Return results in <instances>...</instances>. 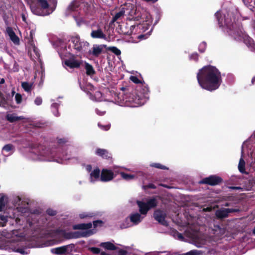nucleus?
Returning <instances> with one entry per match:
<instances>
[{"instance_id":"f257e3e1","label":"nucleus","mask_w":255,"mask_h":255,"mask_svg":"<svg viewBox=\"0 0 255 255\" xmlns=\"http://www.w3.org/2000/svg\"><path fill=\"white\" fill-rule=\"evenodd\" d=\"M197 79L202 88L211 92L218 89L222 82L220 71L210 65L205 66L199 70Z\"/></svg>"},{"instance_id":"f03ea898","label":"nucleus","mask_w":255,"mask_h":255,"mask_svg":"<svg viewBox=\"0 0 255 255\" xmlns=\"http://www.w3.org/2000/svg\"><path fill=\"white\" fill-rule=\"evenodd\" d=\"M121 89L126 92L124 100L131 107H138L143 105L149 92L147 85H137L134 89L128 87H122Z\"/></svg>"},{"instance_id":"7ed1b4c3","label":"nucleus","mask_w":255,"mask_h":255,"mask_svg":"<svg viewBox=\"0 0 255 255\" xmlns=\"http://www.w3.org/2000/svg\"><path fill=\"white\" fill-rule=\"evenodd\" d=\"M70 41L73 43V48L76 53H83L87 51L90 45L89 42L81 39L79 35L71 36Z\"/></svg>"},{"instance_id":"20e7f679","label":"nucleus","mask_w":255,"mask_h":255,"mask_svg":"<svg viewBox=\"0 0 255 255\" xmlns=\"http://www.w3.org/2000/svg\"><path fill=\"white\" fill-rule=\"evenodd\" d=\"M126 14L128 15L127 19L129 20L142 21L144 18L139 10H137L136 7L131 3H128L125 5Z\"/></svg>"},{"instance_id":"39448f33","label":"nucleus","mask_w":255,"mask_h":255,"mask_svg":"<svg viewBox=\"0 0 255 255\" xmlns=\"http://www.w3.org/2000/svg\"><path fill=\"white\" fill-rule=\"evenodd\" d=\"M78 82L81 89L87 93L91 100L95 101H100L102 100V93L99 90H96V88L93 85L88 83L86 85L85 87H84L82 86L79 80Z\"/></svg>"},{"instance_id":"423d86ee","label":"nucleus","mask_w":255,"mask_h":255,"mask_svg":"<svg viewBox=\"0 0 255 255\" xmlns=\"http://www.w3.org/2000/svg\"><path fill=\"white\" fill-rule=\"evenodd\" d=\"M62 237L66 240L72 239H78L83 237H88L93 235V232L92 230L85 231H76L67 232L65 231H62Z\"/></svg>"},{"instance_id":"0eeeda50","label":"nucleus","mask_w":255,"mask_h":255,"mask_svg":"<svg viewBox=\"0 0 255 255\" xmlns=\"http://www.w3.org/2000/svg\"><path fill=\"white\" fill-rule=\"evenodd\" d=\"M240 209L238 208H221L217 210L215 212V215L218 219H223L227 218L229 214L231 213L239 212Z\"/></svg>"},{"instance_id":"6e6552de","label":"nucleus","mask_w":255,"mask_h":255,"mask_svg":"<svg viewBox=\"0 0 255 255\" xmlns=\"http://www.w3.org/2000/svg\"><path fill=\"white\" fill-rule=\"evenodd\" d=\"M223 182V179L220 176L217 175H211L201 180L199 183L205 184L211 186H215L220 184Z\"/></svg>"},{"instance_id":"1a4fd4ad","label":"nucleus","mask_w":255,"mask_h":255,"mask_svg":"<svg viewBox=\"0 0 255 255\" xmlns=\"http://www.w3.org/2000/svg\"><path fill=\"white\" fill-rule=\"evenodd\" d=\"M82 63V60H78L76 59L75 55L71 54L69 58L64 61V64L71 69L79 68Z\"/></svg>"},{"instance_id":"9d476101","label":"nucleus","mask_w":255,"mask_h":255,"mask_svg":"<svg viewBox=\"0 0 255 255\" xmlns=\"http://www.w3.org/2000/svg\"><path fill=\"white\" fill-rule=\"evenodd\" d=\"M50 2L54 7V9L56 7L57 0H36L37 4L42 9H46L49 8Z\"/></svg>"},{"instance_id":"9b49d317","label":"nucleus","mask_w":255,"mask_h":255,"mask_svg":"<svg viewBox=\"0 0 255 255\" xmlns=\"http://www.w3.org/2000/svg\"><path fill=\"white\" fill-rule=\"evenodd\" d=\"M153 217L155 220L158 221L160 224L167 226V222L165 220V215L161 210H158L154 212Z\"/></svg>"},{"instance_id":"f8f14e48","label":"nucleus","mask_w":255,"mask_h":255,"mask_svg":"<svg viewBox=\"0 0 255 255\" xmlns=\"http://www.w3.org/2000/svg\"><path fill=\"white\" fill-rule=\"evenodd\" d=\"M135 27V25H129L127 23H123L120 25V29L121 33L127 35H131Z\"/></svg>"},{"instance_id":"ddd939ff","label":"nucleus","mask_w":255,"mask_h":255,"mask_svg":"<svg viewBox=\"0 0 255 255\" xmlns=\"http://www.w3.org/2000/svg\"><path fill=\"white\" fill-rule=\"evenodd\" d=\"M114 178V173L110 170L104 169L102 170L100 180L103 182H107Z\"/></svg>"},{"instance_id":"4468645a","label":"nucleus","mask_w":255,"mask_h":255,"mask_svg":"<svg viewBox=\"0 0 255 255\" xmlns=\"http://www.w3.org/2000/svg\"><path fill=\"white\" fill-rule=\"evenodd\" d=\"M95 154L107 160H111L112 158V154L105 149L98 148L95 151Z\"/></svg>"},{"instance_id":"2eb2a0df","label":"nucleus","mask_w":255,"mask_h":255,"mask_svg":"<svg viewBox=\"0 0 255 255\" xmlns=\"http://www.w3.org/2000/svg\"><path fill=\"white\" fill-rule=\"evenodd\" d=\"M6 32L8 34L10 39L11 41L16 45H18L20 43L19 38L16 35L14 31L13 30L12 28L10 27H7L6 28Z\"/></svg>"},{"instance_id":"dca6fc26","label":"nucleus","mask_w":255,"mask_h":255,"mask_svg":"<svg viewBox=\"0 0 255 255\" xmlns=\"http://www.w3.org/2000/svg\"><path fill=\"white\" fill-rule=\"evenodd\" d=\"M103 45H94L92 50L89 51V53L95 57H98L102 53L103 47Z\"/></svg>"},{"instance_id":"f3484780","label":"nucleus","mask_w":255,"mask_h":255,"mask_svg":"<svg viewBox=\"0 0 255 255\" xmlns=\"http://www.w3.org/2000/svg\"><path fill=\"white\" fill-rule=\"evenodd\" d=\"M91 36L93 38L106 39V35L103 33L101 28L97 30H93L91 33Z\"/></svg>"},{"instance_id":"a211bd4d","label":"nucleus","mask_w":255,"mask_h":255,"mask_svg":"<svg viewBox=\"0 0 255 255\" xmlns=\"http://www.w3.org/2000/svg\"><path fill=\"white\" fill-rule=\"evenodd\" d=\"M142 219L140 214L138 213L131 214L129 216L130 222L134 225H138L141 222Z\"/></svg>"},{"instance_id":"6ab92c4d","label":"nucleus","mask_w":255,"mask_h":255,"mask_svg":"<svg viewBox=\"0 0 255 255\" xmlns=\"http://www.w3.org/2000/svg\"><path fill=\"white\" fill-rule=\"evenodd\" d=\"M92 224L91 223H82L74 225L73 226L74 230H88L92 228Z\"/></svg>"},{"instance_id":"aec40b11","label":"nucleus","mask_w":255,"mask_h":255,"mask_svg":"<svg viewBox=\"0 0 255 255\" xmlns=\"http://www.w3.org/2000/svg\"><path fill=\"white\" fill-rule=\"evenodd\" d=\"M245 43L249 47H250L251 50L255 51V43L254 40L249 36H245L244 38Z\"/></svg>"},{"instance_id":"412c9836","label":"nucleus","mask_w":255,"mask_h":255,"mask_svg":"<svg viewBox=\"0 0 255 255\" xmlns=\"http://www.w3.org/2000/svg\"><path fill=\"white\" fill-rule=\"evenodd\" d=\"M24 118L23 116H16L15 114H7L6 116V119L10 123H14L20 120H23Z\"/></svg>"},{"instance_id":"4be33fe9","label":"nucleus","mask_w":255,"mask_h":255,"mask_svg":"<svg viewBox=\"0 0 255 255\" xmlns=\"http://www.w3.org/2000/svg\"><path fill=\"white\" fill-rule=\"evenodd\" d=\"M137 205L139 208V212L140 214L142 215H146L149 210L147 204L143 202L138 201Z\"/></svg>"},{"instance_id":"5701e85b","label":"nucleus","mask_w":255,"mask_h":255,"mask_svg":"<svg viewBox=\"0 0 255 255\" xmlns=\"http://www.w3.org/2000/svg\"><path fill=\"white\" fill-rule=\"evenodd\" d=\"M85 69L86 70V73L88 76H92L96 73L93 66L87 62H85Z\"/></svg>"},{"instance_id":"b1692460","label":"nucleus","mask_w":255,"mask_h":255,"mask_svg":"<svg viewBox=\"0 0 255 255\" xmlns=\"http://www.w3.org/2000/svg\"><path fill=\"white\" fill-rule=\"evenodd\" d=\"M100 246L107 250L115 251L118 249V247L110 242L102 243Z\"/></svg>"},{"instance_id":"393cba45","label":"nucleus","mask_w":255,"mask_h":255,"mask_svg":"<svg viewBox=\"0 0 255 255\" xmlns=\"http://www.w3.org/2000/svg\"><path fill=\"white\" fill-rule=\"evenodd\" d=\"M67 251V247L62 246L60 247L52 249L51 252L56 255H61L65 254Z\"/></svg>"},{"instance_id":"a878e982","label":"nucleus","mask_w":255,"mask_h":255,"mask_svg":"<svg viewBox=\"0 0 255 255\" xmlns=\"http://www.w3.org/2000/svg\"><path fill=\"white\" fill-rule=\"evenodd\" d=\"M125 14H126L125 7H123L121 8L120 11L117 12L113 17L111 22L114 23V22L116 21L119 18H120L121 16H123Z\"/></svg>"},{"instance_id":"bb28decb","label":"nucleus","mask_w":255,"mask_h":255,"mask_svg":"<svg viewBox=\"0 0 255 255\" xmlns=\"http://www.w3.org/2000/svg\"><path fill=\"white\" fill-rule=\"evenodd\" d=\"M245 165V161L241 158L238 165L239 170L242 173L248 174V173L246 171Z\"/></svg>"},{"instance_id":"cd10ccee","label":"nucleus","mask_w":255,"mask_h":255,"mask_svg":"<svg viewBox=\"0 0 255 255\" xmlns=\"http://www.w3.org/2000/svg\"><path fill=\"white\" fill-rule=\"evenodd\" d=\"M80 5V2L78 0L73 1L68 6V9L71 11H77Z\"/></svg>"},{"instance_id":"c85d7f7f","label":"nucleus","mask_w":255,"mask_h":255,"mask_svg":"<svg viewBox=\"0 0 255 255\" xmlns=\"http://www.w3.org/2000/svg\"><path fill=\"white\" fill-rule=\"evenodd\" d=\"M32 85V83H29L27 82H23L21 83L22 88L27 93L31 92Z\"/></svg>"},{"instance_id":"c756f323","label":"nucleus","mask_w":255,"mask_h":255,"mask_svg":"<svg viewBox=\"0 0 255 255\" xmlns=\"http://www.w3.org/2000/svg\"><path fill=\"white\" fill-rule=\"evenodd\" d=\"M100 170L99 168L95 169L90 174L91 181H93V178L97 179L100 177Z\"/></svg>"},{"instance_id":"7c9ffc66","label":"nucleus","mask_w":255,"mask_h":255,"mask_svg":"<svg viewBox=\"0 0 255 255\" xmlns=\"http://www.w3.org/2000/svg\"><path fill=\"white\" fill-rule=\"evenodd\" d=\"M148 208L149 209L155 208L157 206V201L155 198H151L148 200L146 203Z\"/></svg>"},{"instance_id":"2f4dec72","label":"nucleus","mask_w":255,"mask_h":255,"mask_svg":"<svg viewBox=\"0 0 255 255\" xmlns=\"http://www.w3.org/2000/svg\"><path fill=\"white\" fill-rule=\"evenodd\" d=\"M121 177L125 180H130L132 179H133L135 177V176L134 175L128 174L126 173H125L124 172H121L120 173Z\"/></svg>"},{"instance_id":"473e14b6","label":"nucleus","mask_w":255,"mask_h":255,"mask_svg":"<svg viewBox=\"0 0 255 255\" xmlns=\"http://www.w3.org/2000/svg\"><path fill=\"white\" fill-rule=\"evenodd\" d=\"M7 104L6 99L4 97L3 94L0 91V107H4Z\"/></svg>"},{"instance_id":"72a5a7b5","label":"nucleus","mask_w":255,"mask_h":255,"mask_svg":"<svg viewBox=\"0 0 255 255\" xmlns=\"http://www.w3.org/2000/svg\"><path fill=\"white\" fill-rule=\"evenodd\" d=\"M109 50L111 51L112 52L114 53L117 56L120 55L121 54V50L118 49L117 47L113 46V47H110L109 48Z\"/></svg>"},{"instance_id":"f704fd0d","label":"nucleus","mask_w":255,"mask_h":255,"mask_svg":"<svg viewBox=\"0 0 255 255\" xmlns=\"http://www.w3.org/2000/svg\"><path fill=\"white\" fill-rule=\"evenodd\" d=\"M0 227H4L6 225L7 222V216L4 215H0Z\"/></svg>"},{"instance_id":"c9c22d12","label":"nucleus","mask_w":255,"mask_h":255,"mask_svg":"<svg viewBox=\"0 0 255 255\" xmlns=\"http://www.w3.org/2000/svg\"><path fill=\"white\" fill-rule=\"evenodd\" d=\"M130 80L132 82H133L134 83H135V84H140L139 85H146L144 83L143 84L141 81L136 77V76H131L130 77Z\"/></svg>"},{"instance_id":"e433bc0d","label":"nucleus","mask_w":255,"mask_h":255,"mask_svg":"<svg viewBox=\"0 0 255 255\" xmlns=\"http://www.w3.org/2000/svg\"><path fill=\"white\" fill-rule=\"evenodd\" d=\"M150 26V25L147 23L139 24L137 25V27H139V29H142L143 31H145L147 29H148L149 27Z\"/></svg>"},{"instance_id":"4c0bfd02","label":"nucleus","mask_w":255,"mask_h":255,"mask_svg":"<svg viewBox=\"0 0 255 255\" xmlns=\"http://www.w3.org/2000/svg\"><path fill=\"white\" fill-rule=\"evenodd\" d=\"M201 254V251L196 250H193L185 253L184 255H200Z\"/></svg>"},{"instance_id":"58836bf2","label":"nucleus","mask_w":255,"mask_h":255,"mask_svg":"<svg viewBox=\"0 0 255 255\" xmlns=\"http://www.w3.org/2000/svg\"><path fill=\"white\" fill-rule=\"evenodd\" d=\"M14 148V146L11 144H7L2 147V150L9 152Z\"/></svg>"},{"instance_id":"ea45409f","label":"nucleus","mask_w":255,"mask_h":255,"mask_svg":"<svg viewBox=\"0 0 255 255\" xmlns=\"http://www.w3.org/2000/svg\"><path fill=\"white\" fill-rule=\"evenodd\" d=\"M152 167L158 168V169H168L165 166L163 165L160 163H153L151 165Z\"/></svg>"},{"instance_id":"a19ab883","label":"nucleus","mask_w":255,"mask_h":255,"mask_svg":"<svg viewBox=\"0 0 255 255\" xmlns=\"http://www.w3.org/2000/svg\"><path fill=\"white\" fill-rule=\"evenodd\" d=\"M94 216V215L93 213H83L82 214H80L79 215V217L81 219H84L87 218H91Z\"/></svg>"},{"instance_id":"79ce46f5","label":"nucleus","mask_w":255,"mask_h":255,"mask_svg":"<svg viewBox=\"0 0 255 255\" xmlns=\"http://www.w3.org/2000/svg\"><path fill=\"white\" fill-rule=\"evenodd\" d=\"M5 206L4 202V197L1 196L0 198V211H2Z\"/></svg>"},{"instance_id":"37998d69","label":"nucleus","mask_w":255,"mask_h":255,"mask_svg":"<svg viewBox=\"0 0 255 255\" xmlns=\"http://www.w3.org/2000/svg\"><path fill=\"white\" fill-rule=\"evenodd\" d=\"M93 226L95 228H97L98 226H102L104 224V222L100 220H98L96 221H94L93 222Z\"/></svg>"},{"instance_id":"c03bdc74","label":"nucleus","mask_w":255,"mask_h":255,"mask_svg":"<svg viewBox=\"0 0 255 255\" xmlns=\"http://www.w3.org/2000/svg\"><path fill=\"white\" fill-rule=\"evenodd\" d=\"M95 111L96 113L99 116H103L106 113V109L102 108L101 109H99V108H97L95 109Z\"/></svg>"},{"instance_id":"a18cd8bd","label":"nucleus","mask_w":255,"mask_h":255,"mask_svg":"<svg viewBox=\"0 0 255 255\" xmlns=\"http://www.w3.org/2000/svg\"><path fill=\"white\" fill-rule=\"evenodd\" d=\"M89 250L94 254H100L101 250L100 248L96 247H92L89 249Z\"/></svg>"},{"instance_id":"49530a36","label":"nucleus","mask_w":255,"mask_h":255,"mask_svg":"<svg viewBox=\"0 0 255 255\" xmlns=\"http://www.w3.org/2000/svg\"><path fill=\"white\" fill-rule=\"evenodd\" d=\"M15 100L16 103L18 104H20L22 102V96L19 93H16L15 96Z\"/></svg>"},{"instance_id":"de8ad7c7","label":"nucleus","mask_w":255,"mask_h":255,"mask_svg":"<svg viewBox=\"0 0 255 255\" xmlns=\"http://www.w3.org/2000/svg\"><path fill=\"white\" fill-rule=\"evenodd\" d=\"M206 43L205 42H203L199 45V50L200 52L203 53L205 50Z\"/></svg>"},{"instance_id":"09e8293b","label":"nucleus","mask_w":255,"mask_h":255,"mask_svg":"<svg viewBox=\"0 0 255 255\" xmlns=\"http://www.w3.org/2000/svg\"><path fill=\"white\" fill-rule=\"evenodd\" d=\"M143 188L145 190L147 189H156V186L152 183H149L147 185H143Z\"/></svg>"},{"instance_id":"8fccbe9b","label":"nucleus","mask_w":255,"mask_h":255,"mask_svg":"<svg viewBox=\"0 0 255 255\" xmlns=\"http://www.w3.org/2000/svg\"><path fill=\"white\" fill-rule=\"evenodd\" d=\"M46 213L51 216H53L56 215L57 212L51 209H48L46 210Z\"/></svg>"},{"instance_id":"3c124183","label":"nucleus","mask_w":255,"mask_h":255,"mask_svg":"<svg viewBox=\"0 0 255 255\" xmlns=\"http://www.w3.org/2000/svg\"><path fill=\"white\" fill-rule=\"evenodd\" d=\"M42 103V99L41 97H37L35 98V99L34 100V103L35 105H36L37 106H39V105H41Z\"/></svg>"},{"instance_id":"603ef678","label":"nucleus","mask_w":255,"mask_h":255,"mask_svg":"<svg viewBox=\"0 0 255 255\" xmlns=\"http://www.w3.org/2000/svg\"><path fill=\"white\" fill-rule=\"evenodd\" d=\"M119 250L118 251V255H128V252L126 250L121 249H118Z\"/></svg>"},{"instance_id":"864d4df0","label":"nucleus","mask_w":255,"mask_h":255,"mask_svg":"<svg viewBox=\"0 0 255 255\" xmlns=\"http://www.w3.org/2000/svg\"><path fill=\"white\" fill-rule=\"evenodd\" d=\"M175 235L177 236V238H178V239L179 240H183L184 237H183V235L181 233H180L178 231H175V232L174 233V236H175Z\"/></svg>"},{"instance_id":"5fc2aeb1","label":"nucleus","mask_w":255,"mask_h":255,"mask_svg":"<svg viewBox=\"0 0 255 255\" xmlns=\"http://www.w3.org/2000/svg\"><path fill=\"white\" fill-rule=\"evenodd\" d=\"M198 56H199L198 54L197 53H193L190 56V58L196 61H197L198 60Z\"/></svg>"},{"instance_id":"6e6d98bb","label":"nucleus","mask_w":255,"mask_h":255,"mask_svg":"<svg viewBox=\"0 0 255 255\" xmlns=\"http://www.w3.org/2000/svg\"><path fill=\"white\" fill-rule=\"evenodd\" d=\"M31 10L32 11V12L37 14V15H40L41 14V12L40 11V10L37 8H35V7H32L31 8Z\"/></svg>"},{"instance_id":"4d7b16f0","label":"nucleus","mask_w":255,"mask_h":255,"mask_svg":"<svg viewBox=\"0 0 255 255\" xmlns=\"http://www.w3.org/2000/svg\"><path fill=\"white\" fill-rule=\"evenodd\" d=\"M67 142V140L66 139L63 138H59L58 139V143L60 144H62L66 143Z\"/></svg>"},{"instance_id":"13d9d810","label":"nucleus","mask_w":255,"mask_h":255,"mask_svg":"<svg viewBox=\"0 0 255 255\" xmlns=\"http://www.w3.org/2000/svg\"><path fill=\"white\" fill-rule=\"evenodd\" d=\"M98 126H99V127H102V128H103V129H105V130H107L109 129H110V126H109V125H107V126H101V125H100V124H98Z\"/></svg>"},{"instance_id":"bf43d9fd","label":"nucleus","mask_w":255,"mask_h":255,"mask_svg":"<svg viewBox=\"0 0 255 255\" xmlns=\"http://www.w3.org/2000/svg\"><path fill=\"white\" fill-rule=\"evenodd\" d=\"M229 188L232 190H242V188L239 186H230Z\"/></svg>"},{"instance_id":"052dcab7","label":"nucleus","mask_w":255,"mask_h":255,"mask_svg":"<svg viewBox=\"0 0 255 255\" xmlns=\"http://www.w3.org/2000/svg\"><path fill=\"white\" fill-rule=\"evenodd\" d=\"M92 167L91 165H88L86 167V170L88 172H90L92 170Z\"/></svg>"},{"instance_id":"680f3d73","label":"nucleus","mask_w":255,"mask_h":255,"mask_svg":"<svg viewBox=\"0 0 255 255\" xmlns=\"http://www.w3.org/2000/svg\"><path fill=\"white\" fill-rule=\"evenodd\" d=\"M145 37V35H143V34H140L138 36V38L140 39H143V38H144V37Z\"/></svg>"},{"instance_id":"e2e57ef3","label":"nucleus","mask_w":255,"mask_h":255,"mask_svg":"<svg viewBox=\"0 0 255 255\" xmlns=\"http://www.w3.org/2000/svg\"><path fill=\"white\" fill-rule=\"evenodd\" d=\"M100 255H112L111 254H108L105 252H101L100 253Z\"/></svg>"},{"instance_id":"0e129e2a","label":"nucleus","mask_w":255,"mask_h":255,"mask_svg":"<svg viewBox=\"0 0 255 255\" xmlns=\"http://www.w3.org/2000/svg\"><path fill=\"white\" fill-rule=\"evenodd\" d=\"M52 107H54L56 109H57L58 108V105L56 103H53L52 104Z\"/></svg>"},{"instance_id":"69168bd1","label":"nucleus","mask_w":255,"mask_h":255,"mask_svg":"<svg viewBox=\"0 0 255 255\" xmlns=\"http://www.w3.org/2000/svg\"><path fill=\"white\" fill-rule=\"evenodd\" d=\"M5 83V80L3 78H2L0 80V85H2Z\"/></svg>"},{"instance_id":"338daca9","label":"nucleus","mask_w":255,"mask_h":255,"mask_svg":"<svg viewBox=\"0 0 255 255\" xmlns=\"http://www.w3.org/2000/svg\"><path fill=\"white\" fill-rule=\"evenodd\" d=\"M255 82V77H254L252 78V84H254Z\"/></svg>"},{"instance_id":"774afa93","label":"nucleus","mask_w":255,"mask_h":255,"mask_svg":"<svg viewBox=\"0 0 255 255\" xmlns=\"http://www.w3.org/2000/svg\"><path fill=\"white\" fill-rule=\"evenodd\" d=\"M22 20L23 21H25L26 20V18L25 17V16L23 14L22 16Z\"/></svg>"}]
</instances>
